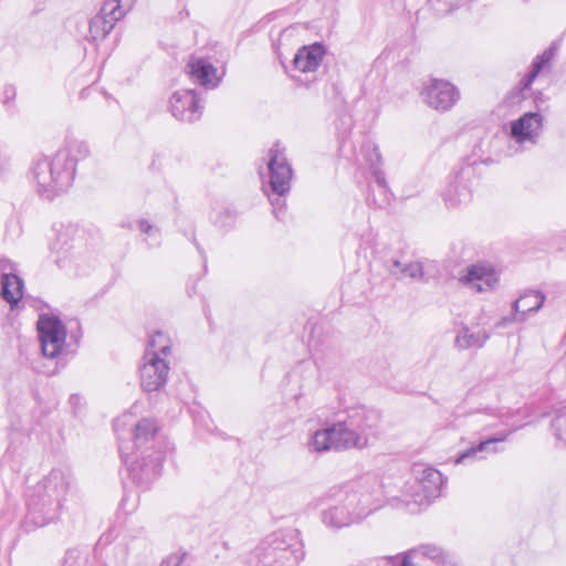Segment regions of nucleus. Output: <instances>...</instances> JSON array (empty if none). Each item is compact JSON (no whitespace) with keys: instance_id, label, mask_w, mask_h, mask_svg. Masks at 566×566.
I'll return each mask as SVG.
<instances>
[{"instance_id":"17","label":"nucleus","mask_w":566,"mask_h":566,"mask_svg":"<svg viewBox=\"0 0 566 566\" xmlns=\"http://www.w3.org/2000/svg\"><path fill=\"white\" fill-rule=\"evenodd\" d=\"M446 557V553L441 547L432 544H422L405 553L401 557L400 566H423L426 560L442 564V566L452 564L447 562Z\"/></svg>"},{"instance_id":"20","label":"nucleus","mask_w":566,"mask_h":566,"mask_svg":"<svg viewBox=\"0 0 566 566\" xmlns=\"http://www.w3.org/2000/svg\"><path fill=\"white\" fill-rule=\"evenodd\" d=\"M545 302V295L537 291H530L523 294L513 304L515 316L511 318H503L499 326H504L506 323L512 321L524 322L528 314L536 313L541 310Z\"/></svg>"},{"instance_id":"8","label":"nucleus","mask_w":566,"mask_h":566,"mask_svg":"<svg viewBox=\"0 0 566 566\" xmlns=\"http://www.w3.org/2000/svg\"><path fill=\"white\" fill-rule=\"evenodd\" d=\"M54 238L50 243V251L54 258L55 264L61 269H66L76 259V248L81 235L80 229L71 223L55 224L53 227Z\"/></svg>"},{"instance_id":"6","label":"nucleus","mask_w":566,"mask_h":566,"mask_svg":"<svg viewBox=\"0 0 566 566\" xmlns=\"http://www.w3.org/2000/svg\"><path fill=\"white\" fill-rule=\"evenodd\" d=\"M74 178L75 175L65 164L63 155L39 157L30 167V179L38 195L46 200L67 192Z\"/></svg>"},{"instance_id":"33","label":"nucleus","mask_w":566,"mask_h":566,"mask_svg":"<svg viewBox=\"0 0 566 566\" xmlns=\"http://www.w3.org/2000/svg\"><path fill=\"white\" fill-rule=\"evenodd\" d=\"M361 151L370 167H377L381 163V155L376 144L371 142L364 143L361 146Z\"/></svg>"},{"instance_id":"25","label":"nucleus","mask_w":566,"mask_h":566,"mask_svg":"<svg viewBox=\"0 0 566 566\" xmlns=\"http://www.w3.org/2000/svg\"><path fill=\"white\" fill-rule=\"evenodd\" d=\"M489 334L485 331L473 332L469 327L463 326L459 329L454 345L458 349L464 350L469 348H481L489 339Z\"/></svg>"},{"instance_id":"12","label":"nucleus","mask_w":566,"mask_h":566,"mask_svg":"<svg viewBox=\"0 0 566 566\" xmlns=\"http://www.w3.org/2000/svg\"><path fill=\"white\" fill-rule=\"evenodd\" d=\"M474 176L472 166L455 171L442 191V198L449 208H457L471 199V182Z\"/></svg>"},{"instance_id":"40","label":"nucleus","mask_w":566,"mask_h":566,"mask_svg":"<svg viewBox=\"0 0 566 566\" xmlns=\"http://www.w3.org/2000/svg\"><path fill=\"white\" fill-rule=\"evenodd\" d=\"M124 419H125V417L119 418V419H117V420L115 421V423H114V428H115V431L117 432V434H120V427H122V424H124V423H125V422H124ZM118 437L120 438V436H118Z\"/></svg>"},{"instance_id":"32","label":"nucleus","mask_w":566,"mask_h":566,"mask_svg":"<svg viewBox=\"0 0 566 566\" xmlns=\"http://www.w3.org/2000/svg\"><path fill=\"white\" fill-rule=\"evenodd\" d=\"M138 229L142 233L147 235L145 241L149 247H158L160 244V231L149 223V221L145 219L139 220Z\"/></svg>"},{"instance_id":"27","label":"nucleus","mask_w":566,"mask_h":566,"mask_svg":"<svg viewBox=\"0 0 566 566\" xmlns=\"http://www.w3.org/2000/svg\"><path fill=\"white\" fill-rule=\"evenodd\" d=\"M388 272L396 279L408 276L413 280H421L423 277V269L419 262L402 265L398 260H394L388 266Z\"/></svg>"},{"instance_id":"15","label":"nucleus","mask_w":566,"mask_h":566,"mask_svg":"<svg viewBox=\"0 0 566 566\" xmlns=\"http://www.w3.org/2000/svg\"><path fill=\"white\" fill-rule=\"evenodd\" d=\"M543 128V116L539 113L528 112L511 123V137L517 143L536 144Z\"/></svg>"},{"instance_id":"36","label":"nucleus","mask_w":566,"mask_h":566,"mask_svg":"<svg viewBox=\"0 0 566 566\" xmlns=\"http://www.w3.org/2000/svg\"><path fill=\"white\" fill-rule=\"evenodd\" d=\"M62 566H87V558L84 555L69 553Z\"/></svg>"},{"instance_id":"3","label":"nucleus","mask_w":566,"mask_h":566,"mask_svg":"<svg viewBox=\"0 0 566 566\" xmlns=\"http://www.w3.org/2000/svg\"><path fill=\"white\" fill-rule=\"evenodd\" d=\"M72 482L73 476L65 469H53L38 482L28 495L25 525L43 527L57 521Z\"/></svg>"},{"instance_id":"16","label":"nucleus","mask_w":566,"mask_h":566,"mask_svg":"<svg viewBox=\"0 0 566 566\" xmlns=\"http://www.w3.org/2000/svg\"><path fill=\"white\" fill-rule=\"evenodd\" d=\"M460 281L476 292H488L495 289L499 276L491 265L479 263L468 266Z\"/></svg>"},{"instance_id":"18","label":"nucleus","mask_w":566,"mask_h":566,"mask_svg":"<svg viewBox=\"0 0 566 566\" xmlns=\"http://www.w3.org/2000/svg\"><path fill=\"white\" fill-rule=\"evenodd\" d=\"M325 54V48L321 43L304 45L297 50L293 59L294 70L303 74H313L321 66Z\"/></svg>"},{"instance_id":"21","label":"nucleus","mask_w":566,"mask_h":566,"mask_svg":"<svg viewBox=\"0 0 566 566\" xmlns=\"http://www.w3.org/2000/svg\"><path fill=\"white\" fill-rule=\"evenodd\" d=\"M514 411L510 408L488 407L473 415L472 422L480 427L481 433L506 424L507 420L514 417Z\"/></svg>"},{"instance_id":"5","label":"nucleus","mask_w":566,"mask_h":566,"mask_svg":"<svg viewBox=\"0 0 566 566\" xmlns=\"http://www.w3.org/2000/svg\"><path fill=\"white\" fill-rule=\"evenodd\" d=\"M305 552L300 532L295 528L279 530L268 535L251 553V566H296Z\"/></svg>"},{"instance_id":"37","label":"nucleus","mask_w":566,"mask_h":566,"mask_svg":"<svg viewBox=\"0 0 566 566\" xmlns=\"http://www.w3.org/2000/svg\"><path fill=\"white\" fill-rule=\"evenodd\" d=\"M186 554H171L159 566H181Z\"/></svg>"},{"instance_id":"14","label":"nucleus","mask_w":566,"mask_h":566,"mask_svg":"<svg viewBox=\"0 0 566 566\" xmlns=\"http://www.w3.org/2000/svg\"><path fill=\"white\" fill-rule=\"evenodd\" d=\"M524 424L514 426L505 431L496 432L494 436L481 440L478 444L470 447L455 459V463H464L467 460L484 459L485 454L501 452L502 449L497 447L499 442L506 441L509 437L515 431L523 428Z\"/></svg>"},{"instance_id":"22","label":"nucleus","mask_w":566,"mask_h":566,"mask_svg":"<svg viewBox=\"0 0 566 566\" xmlns=\"http://www.w3.org/2000/svg\"><path fill=\"white\" fill-rule=\"evenodd\" d=\"M424 502L423 492H421L419 482L415 475L413 479L405 483L400 495H395L387 500V503L394 509H407L410 511Z\"/></svg>"},{"instance_id":"13","label":"nucleus","mask_w":566,"mask_h":566,"mask_svg":"<svg viewBox=\"0 0 566 566\" xmlns=\"http://www.w3.org/2000/svg\"><path fill=\"white\" fill-rule=\"evenodd\" d=\"M201 109L200 98L192 90L176 91L169 98V111L178 120L192 123L200 118Z\"/></svg>"},{"instance_id":"35","label":"nucleus","mask_w":566,"mask_h":566,"mask_svg":"<svg viewBox=\"0 0 566 566\" xmlns=\"http://www.w3.org/2000/svg\"><path fill=\"white\" fill-rule=\"evenodd\" d=\"M234 213L230 209H224L223 211H220L219 214L214 218V223L219 226L220 228H229L233 224L234 221Z\"/></svg>"},{"instance_id":"34","label":"nucleus","mask_w":566,"mask_h":566,"mask_svg":"<svg viewBox=\"0 0 566 566\" xmlns=\"http://www.w3.org/2000/svg\"><path fill=\"white\" fill-rule=\"evenodd\" d=\"M552 428L556 440L566 444V413H559L552 422Z\"/></svg>"},{"instance_id":"30","label":"nucleus","mask_w":566,"mask_h":566,"mask_svg":"<svg viewBox=\"0 0 566 566\" xmlns=\"http://www.w3.org/2000/svg\"><path fill=\"white\" fill-rule=\"evenodd\" d=\"M171 340L163 332H156L150 336L146 350L158 352L160 357H166L170 354Z\"/></svg>"},{"instance_id":"24","label":"nucleus","mask_w":566,"mask_h":566,"mask_svg":"<svg viewBox=\"0 0 566 566\" xmlns=\"http://www.w3.org/2000/svg\"><path fill=\"white\" fill-rule=\"evenodd\" d=\"M55 154L64 156L65 164L75 175L77 163L82 159H85L90 155V148L85 142L70 138Z\"/></svg>"},{"instance_id":"9","label":"nucleus","mask_w":566,"mask_h":566,"mask_svg":"<svg viewBox=\"0 0 566 566\" xmlns=\"http://www.w3.org/2000/svg\"><path fill=\"white\" fill-rule=\"evenodd\" d=\"M36 328L42 354L51 359L61 355L66 339V328L62 321L52 314H41Z\"/></svg>"},{"instance_id":"2","label":"nucleus","mask_w":566,"mask_h":566,"mask_svg":"<svg viewBox=\"0 0 566 566\" xmlns=\"http://www.w3.org/2000/svg\"><path fill=\"white\" fill-rule=\"evenodd\" d=\"M385 505L377 480L358 483L336 494L335 502L321 513L322 522L333 530L359 523Z\"/></svg>"},{"instance_id":"19","label":"nucleus","mask_w":566,"mask_h":566,"mask_svg":"<svg viewBox=\"0 0 566 566\" xmlns=\"http://www.w3.org/2000/svg\"><path fill=\"white\" fill-rule=\"evenodd\" d=\"M413 475L419 482L426 502H429L431 499H436L441 494L444 479L440 471L431 467L416 465L413 469Z\"/></svg>"},{"instance_id":"29","label":"nucleus","mask_w":566,"mask_h":566,"mask_svg":"<svg viewBox=\"0 0 566 566\" xmlns=\"http://www.w3.org/2000/svg\"><path fill=\"white\" fill-rule=\"evenodd\" d=\"M97 15L115 25L125 15V10L122 8L120 0H106Z\"/></svg>"},{"instance_id":"38","label":"nucleus","mask_w":566,"mask_h":566,"mask_svg":"<svg viewBox=\"0 0 566 566\" xmlns=\"http://www.w3.org/2000/svg\"><path fill=\"white\" fill-rule=\"evenodd\" d=\"M374 178H375V182H376L378 189L381 192L386 193L387 192V184H386V179H385L384 172L378 170V169H376L374 171Z\"/></svg>"},{"instance_id":"41","label":"nucleus","mask_w":566,"mask_h":566,"mask_svg":"<svg viewBox=\"0 0 566 566\" xmlns=\"http://www.w3.org/2000/svg\"><path fill=\"white\" fill-rule=\"evenodd\" d=\"M74 400H80V398L77 396H72L71 401H74Z\"/></svg>"},{"instance_id":"11","label":"nucleus","mask_w":566,"mask_h":566,"mask_svg":"<svg viewBox=\"0 0 566 566\" xmlns=\"http://www.w3.org/2000/svg\"><path fill=\"white\" fill-rule=\"evenodd\" d=\"M169 366L158 352L146 350L140 366V384L144 390L155 391L165 386Z\"/></svg>"},{"instance_id":"1","label":"nucleus","mask_w":566,"mask_h":566,"mask_svg":"<svg viewBox=\"0 0 566 566\" xmlns=\"http://www.w3.org/2000/svg\"><path fill=\"white\" fill-rule=\"evenodd\" d=\"M379 421L377 412L365 407L349 411L346 419L316 430L307 442L310 452L344 451L364 449L376 434Z\"/></svg>"},{"instance_id":"7","label":"nucleus","mask_w":566,"mask_h":566,"mask_svg":"<svg viewBox=\"0 0 566 566\" xmlns=\"http://www.w3.org/2000/svg\"><path fill=\"white\" fill-rule=\"evenodd\" d=\"M269 198L273 207V214L282 220L285 214V197L291 190L293 169L287 160L285 148L277 142L268 151Z\"/></svg>"},{"instance_id":"10","label":"nucleus","mask_w":566,"mask_h":566,"mask_svg":"<svg viewBox=\"0 0 566 566\" xmlns=\"http://www.w3.org/2000/svg\"><path fill=\"white\" fill-rule=\"evenodd\" d=\"M421 96L429 107L438 112H447L460 99V92L449 81L432 78L424 84Z\"/></svg>"},{"instance_id":"39","label":"nucleus","mask_w":566,"mask_h":566,"mask_svg":"<svg viewBox=\"0 0 566 566\" xmlns=\"http://www.w3.org/2000/svg\"><path fill=\"white\" fill-rule=\"evenodd\" d=\"M4 274L12 275L13 273V264L8 259H0V275L1 279Z\"/></svg>"},{"instance_id":"31","label":"nucleus","mask_w":566,"mask_h":566,"mask_svg":"<svg viewBox=\"0 0 566 566\" xmlns=\"http://www.w3.org/2000/svg\"><path fill=\"white\" fill-rule=\"evenodd\" d=\"M114 27L115 25L105 20V18L95 15L90 22V34L94 40L104 39Z\"/></svg>"},{"instance_id":"23","label":"nucleus","mask_w":566,"mask_h":566,"mask_svg":"<svg viewBox=\"0 0 566 566\" xmlns=\"http://www.w3.org/2000/svg\"><path fill=\"white\" fill-rule=\"evenodd\" d=\"M188 69L191 77L202 86L213 88L220 82L217 69L206 59H191Z\"/></svg>"},{"instance_id":"4","label":"nucleus","mask_w":566,"mask_h":566,"mask_svg":"<svg viewBox=\"0 0 566 566\" xmlns=\"http://www.w3.org/2000/svg\"><path fill=\"white\" fill-rule=\"evenodd\" d=\"M158 432V426L151 419L138 421L134 428V440L120 441V457L130 476L139 484L147 485L160 474L165 458L163 450H155L146 444L153 441Z\"/></svg>"},{"instance_id":"26","label":"nucleus","mask_w":566,"mask_h":566,"mask_svg":"<svg viewBox=\"0 0 566 566\" xmlns=\"http://www.w3.org/2000/svg\"><path fill=\"white\" fill-rule=\"evenodd\" d=\"M1 294L10 304H17L23 296V281L15 273L4 274L1 280Z\"/></svg>"},{"instance_id":"28","label":"nucleus","mask_w":566,"mask_h":566,"mask_svg":"<svg viewBox=\"0 0 566 566\" xmlns=\"http://www.w3.org/2000/svg\"><path fill=\"white\" fill-rule=\"evenodd\" d=\"M555 50L549 48L538 55L533 64L530 74L522 81L523 88H528L538 73L553 60Z\"/></svg>"}]
</instances>
